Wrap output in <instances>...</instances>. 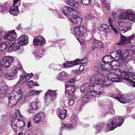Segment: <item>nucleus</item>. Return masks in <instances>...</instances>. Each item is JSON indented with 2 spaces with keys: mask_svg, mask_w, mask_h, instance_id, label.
Here are the masks:
<instances>
[{
  "mask_svg": "<svg viewBox=\"0 0 135 135\" xmlns=\"http://www.w3.org/2000/svg\"><path fill=\"white\" fill-rule=\"evenodd\" d=\"M33 53L36 57L40 58L42 56V51L41 49H37Z\"/></svg>",
  "mask_w": 135,
  "mask_h": 135,
  "instance_id": "c9c22d12",
  "label": "nucleus"
},
{
  "mask_svg": "<svg viewBox=\"0 0 135 135\" xmlns=\"http://www.w3.org/2000/svg\"><path fill=\"white\" fill-rule=\"evenodd\" d=\"M74 93V90L72 91H69L66 90L65 91V95L68 98H70L72 97L73 94Z\"/></svg>",
  "mask_w": 135,
  "mask_h": 135,
  "instance_id": "79ce46f5",
  "label": "nucleus"
},
{
  "mask_svg": "<svg viewBox=\"0 0 135 135\" xmlns=\"http://www.w3.org/2000/svg\"><path fill=\"white\" fill-rule=\"evenodd\" d=\"M120 38H121L120 41V42L118 43L117 44L118 45H120L121 44L126 45L129 43L127 37H126L121 35H120Z\"/></svg>",
  "mask_w": 135,
  "mask_h": 135,
  "instance_id": "72a5a7b5",
  "label": "nucleus"
},
{
  "mask_svg": "<svg viewBox=\"0 0 135 135\" xmlns=\"http://www.w3.org/2000/svg\"><path fill=\"white\" fill-rule=\"evenodd\" d=\"M56 94L55 91L49 90L45 94V100L46 102H50L56 98Z\"/></svg>",
  "mask_w": 135,
  "mask_h": 135,
  "instance_id": "9b49d317",
  "label": "nucleus"
},
{
  "mask_svg": "<svg viewBox=\"0 0 135 135\" xmlns=\"http://www.w3.org/2000/svg\"><path fill=\"white\" fill-rule=\"evenodd\" d=\"M23 117L19 110H17L16 111L15 114L13 115L12 118L11 126L15 133L17 132L16 129L17 127L18 123L20 125L19 127L20 128L24 127L25 125V123L23 118Z\"/></svg>",
  "mask_w": 135,
  "mask_h": 135,
  "instance_id": "7ed1b4c3",
  "label": "nucleus"
},
{
  "mask_svg": "<svg viewBox=\"0 0 135 135\" xmlns=\"http://www.w3.org/2000/svg\"><path fill=\"white\" fill-rule=\"evenodd\" d=\"M130 83H132V84L133 87H135V82L133 81L132 80Z\"/></svg>",
  "mask_w": 135,
  "mask_h": 135,
  "instance_id": "680f3d73",
  "label": "nucleus"
},
{
  "mask_svg": "<svg viewBox=\"0 0 135 135\" xmlns=\"http://www.w3.org/2000/svg\"><path fill=\"white\" fill-rule=\"evenodd\" d=\"M45 117V115L44 112H41L36 114L34 116L33 119L35 123H39Z\"/></svg>",
  "mask_w": 135,
  "mask_h": 135,
  "instance_id": "aec40b11",
  "label": "nucleus"
},
{
  "mask_svg": "<svg viewBox=\"0 0 135 135\" xmlns=\"http://www.w3.org/2000/svg\"><path fill=\"white\" fill-rule=\"evenodd\" d=\"M109 62L110 63H106L103 64H101L99 62H97L96 63L95 66L97 68H100L101 67L104 70L109 71L111 69L112 66L111 65L110 61H109Z\"/></svg>",
  "mask_w": 135,
  "mask_h": 135,
  "instance_id": "6ab92c4d",
  "label": "nucleus"
},
{
  "mask_svg": "<svg viewBox=\"0 0 135 135\" xmlns=\"http://www.w3.org/2000/svg\"><path fill=\"white\" fill-rule=\"evenodd\" d=\"M134 37L135 35L134 34H133L131 36L128 37V40L129 42V43H131V41L133 40Z\"/></svg>",
  "mask_w": 135,
  "mask_h": 135,
  "instance_id": "603ef678",
  "label": "nucleus"
},
{
  "mask_svg": "<svg viewBox=\"0 0 135 135\" xmlns=\"http://www.w3.org/2000/svg\"><path fill=\"white\" fill-rule=\"evenodd\" d=\"M95 128L96 132H98L100 131L103 127V123H98L94 127Z\"/></svg>",
  "mask_w": 135,
  "mask_h": 135,
  "instance_id": "ea45409f",
  "label": "nucleus"
},
{
  "mask_svg": "<svg viewBox=\"0 0 135 135\" xmlns=\"http://www.w3.org/2000/svg\"><path fill=\"white\" fill-rule=\"evenodd\" d=\"M110 27L112 30L113 31L115 34H117L118 33V31L114 26L113 25Z\"/></svg>",
  "mask_w": 135,
  "mask_h": 135,
  "instance_id": "3c124183",
  "label": "nucleus"
},
{
  "mask_svg": "<svg viewBox=\"0 0 135 135\" xmlns=\"http://www.w3.org/2000/svg\"><path fill=\"white\" fill-rule=\"evenodd\" d=\"M94 42L95 43L100 47L102 48L103 47V44L100 41L95 40Z\"/></svg>",
  "mask_w": 135,
  "mask_h": 135,
  "instance_id": "49530a36",
  "label": "nucleus"
},
{
  "mask_svg": "<svg viewBox=\"0 0 135 135\" xmlns=\"http://www.w3.org/2000/svg\"><path fill=\"white\" fill-rule=\"evenodd\" d=\"M94 16L92 14H89L87 15L86 16V18L88 20H91L93 18Z\"/></svg>",
  "mask_w": 135,
  "mask_h": 135,
  "instance_id": "864d4df0",
  "label": "nucleus"
},
{
  "mask_svg": "<svg viewBox=\"0 0 135 135\" xmlns=\"http://www.w3.org/2000/svg\"><path fill=\"white\" fill-rule=\"evenodd\" d=\"M62 13L75 25L81 24L82 19L78 16L80 14L78 10L74 9L69 6H66L63 8Z\"/></svg>",
  "mask_w": 135,
  "mask_h": 135,
  "instance_id": "f03ea898",
  "label": "nucleus"
},
{
  "mask_svg": "<svg viewBox=\"0 0 135 135\" xmlns=\"http://www.w3.org/2000/svg\"><path fill=\"white\" fill-rule=\"evenodd\" d=\"M86 31V28L83 26L76 27L74 29V34L76 36H83Z\"/></svg>",
  "mask_w": 135,
  "mask_h": 135,
  "instance_id": "dca6fc26",
  "label": "nucleus"
},
{
  "mask_svg": "<svg viewBox=\"0 0 135 135\" xmlns=\"http://www.w3.org/2000/svg\"><path fill=\"white\" fill-rule=\"evenodd\" d=\"M134 52L131 49L128 50H124L123 52V57L122 60H123V63H124V64L127 63L128 62L130 61H132L134 64L135 63V58L133 57H131L129 60L128 59L126 60Z\"/></svg>",
  "mask_w": 135,
  "mask_h": 135,
  "instance_id": "6e6552de",
  "label": "nucleus"
},
{
  "mask_svg": "<svg viewBox=\"0 0 135 135\" xmlns=\"http://www.w3.org/2000/svg\"><path fill=\"white\" fill-rule=\"evenodd\" d=\"M103 4L104 7L107 9L108 10L110 9V5L109 4H106L105 0H102Z\"/></svg>",
  "mask_w": 135,
  "mask_h": 135,
  "instance_id": "a18cd8bd",
  "label": "nucleus"
},
{
  "mask_svg": "<svg viewBox=\"0 0 135 135\" xmlns=\"http://www.w3.org/2000/svg\"><path fill=\"white\" fill-rule=\"evenodd\" d=\"M31 107L33 110H35L37 109V103L36 101L34 102L31 103Z\"/></svg>",
  "mask_w": 135,
  "mask_h": 135,
  "instance_id": "c03bdc74",
  "label": "nucleus"
},
{
  "mask_svg": "<svg viewBox=\"0 0 135 135\" xmlns=\"http://www.w3.org/2000/svg\"><path fill=\"white\" fill-rule=\"evenodd\" d=\"M73 127L71 124H66L62 123L61 125L60 128V130L61 131L65 128L70 129L72 128Z\"/></svg>",
  "mask_w": 135,
  "mask_h": 135,
  "instance_id": "e433bc0d",
  "label": "nucleus"
},
{
  "mask_svg": "<svg viewBox=\"0 0 135 135\" xmlns=\"http://www.w3.org/2000/svg\"><path fill=\"white\" fill-rule=\"evenodd\" d=\"M45 43V40L41 35L36 37L33 41V44L36 46H42Z\"/></svg>",
  "mask_w": 135,
  "mask_h": 135,
  "instance_id": "f3484780",
  "label": "nucleus"
},
{
  "mask_svg": "<svg viewBox=\"0 0 135 135\" xmlns=\"http://www.w3.org/2000/svg\"><path fill=\"white\" fill-rule=\"evenodd\" d=\"M42 91L41 90L35 91L34 90H31L30 91L29 95L30 96H32L36 94H38Z\"/></svg>",
  "mask_w": 135,
  "mask_h": 135,
  "instance_id": "37998d69",
  "label": "nucleus"
},
{
  "mask_svg": "<svg viewBox=\"0 0 135 135\" xmlns=\"http://www.w3.org/2000/svg\"><path fill=\"white\" fill-rule=\"evenodd\" d=\"M75 85H68L66 84L65 87V90L69 91H72L74 90L75 89L74 88Z\"/></svg>",
  "mask_w": 135,
  "mask_h": 135,
  "instance_id": "4c0bfd02",
  "label": "nucleus"
},
{
  "mask_svg": "<svg viewBox=\"0 0 135 135\" xmlns=\"http://www.w3.org/2000/svg\"><path fill=\"white\" fill-rule=\"evenodd\" d=\"M59 113V117L62 120L64 119L67 116L66 110L64 109L61 110Z\"/></svg>",
  "mask_w": 135,
  "mask_h": 135,
  "instance_id": "f704fd0d",
  "label": "nucleus"
},
{
  "mask_svg": "<svg viewBox=\"0 0 135 135\" xmlns=\"http://www.w3.org/2000/svg\"><path fill=\"white\" fill-rule=\"evenodd\" d=\"M33 75V74L32 73L27 74L26 73H24L22 75H21L20 76V80L18 81L19 82V83L20 81H22V83H26Z\"/></svg>",
  "mask_w": 135,
  "mask_h": 135,
  "instance_id": "412c9836",
  "label": "nucleus"
},
{
  "mask_svg": "<svg viewBox=\"0 0 135 135\" xmlns=\"http://www.w3.org/2000/svg\"><path fill=\"white\" fill-rule=\"evenodd\" d=\"M77 0H65V3L68 5L74 8H77L79 4L77 3Z\"/></svg>",
  "mask_w": 135,
  "mask_h": 135,
  "instance_id": "cd10ccee",
  "label": "nucleus"
},
{
  "mask_svg": "<svg viewBox=\"0 0 135 135\" xmlns=\"http://www.w3.org/2000/svg\"><path fill=\"white\" fill-rule=\"evenodd\" d=\"M124 121L123 117L119 116H115L112 119L110 120L107 125L105 131H108L114 130L116 127L121 126Z\"/></svg>",
  "mask_w": 135,
  "mask_h": 135,
  "instance_id": "20e7f679",
  "label": "nucleus"
},
{
  "mask_svg": "<svg viewBox=\"0 0 135 135\" xmlns=\"http://www.w3.org/2000/svg\"><path fill=\"white\" fill-rule=\"evenodd\" d=\"M19 82L18 81L16 85L13 87V89L11 93L17 99L20 103L24 102L25 100L24 98L23 97L22 94L21 90V88L17 86Z\"/></svg>",
  "mask_w": 135,
  "mask_h": 135,
  "instance_id": "423d86ee",
  "label": "nucleus"
},
{
  "mask_svg": "<svg viewBox=\"0 0 135 135\" xmlns=\"http://www.w3.org/2000/svg\"><path fill=\"white\" fill-rule=\"evenodd\" d=\"M75 82V79L74 78H73L70 79V80L68 81L67 84H68L69 85L71 84L75 85L74 84Z\"/></svg>",
  "mask_w": 135,
  "mask_h": 135,
  "instance_id": "de8ad7c7",
  "label": "nucleus"
},
{
  "mask_svg": "<svg viewBox=\"0 0 135 135\" xmlns=\"http://www.w3.org/2000/svg\"><path fill=\"white\" fill-rule=\"evenodd\" d=\"M90 96L88 95L84 96L82 99V102L83 103H87L90 100Z\"/></svg>",
  "mask_w": 135,
  "mask_h": 135,
  "instance_id": "a19ab883",
  "label": "nucleus"
},
{
  "mask_svg": "<svg viewBox=\"0 0 135 135\" xmlns=\"http://www.w3.org/2000/svg\"><path fill=\"white\" fill-rule=\"evenodd\" d=\"M75 103L74 100L73 99H70L69 102L68 103L69 105H73Z\"/></svg>",
  "mask_w": 135,
  "mask_h": 135,
  "instance_id": "4d7b16f0",
  "label": "nucleus"
},
{
  "mask_svg": "<svg viewBox=\"0 0 135 135\" xmlns=\"http://www.w3.org/2000/svg\"><path fill=\"white\" fill-rule=\"evenodd\" d=\"M91 83V85L89 83H86L82 85L80 88L81 92L85 94L89 93L90 92V89H91L93 86V83Z\"/></svg>",
  "mask_w": 135,
  "mask_h": 135,
  "instance_id": "4468645a",
  "label": "nucleus"
},
{
  "mask_svg": "<svg viewBox=\"0 0 135 135\" xmlns=\"http://www.w3.org/2000/svg\"><path fill=\"white\" fill-rule=\"evenodd\" d=\"M111 65L112 66L111 69L114 70H116V71L118 72H121V71L119 68V64L117 60H113L110 61Z\"/></svg>",
  "mask_w": 135,
  "mask_h": 135,
  "instance_id": "a878e982",
  "label": "nucleus"
},
{
  "mask_svg": "<svg viewBox=\"0 0 135 135\" xmlns=\"http://www.w3.org/2000/svg\"><path fill=\"white\" fill-rule=\"evenodd\" d=\"M9 4L7 2H5L4 5L1 6V12L2 13H6L9 9Z\"/></svg>",
  "mask_w": 135,
  "mask_h": 135,
  "instance_id": "7c9ffc66",
  "label": "nucleus"
},
{
  "mask_svg": "<svg viewBox=\"0 0 135 135\" xmlns=\"http://www.w3.org/2000/svg\"><path fill=\"white\" fill-rule=\"evenodd\" d=\"M8 98V105L11 107H13L18 101L11 93L9 94Z\"/></svg>",
  "mask_w": 135,
  "mask_h": 135,
  "instance_id": "4be33fe9",
  "label": "nucleus"
},
{
  "mask_svg": "<svg viewBox=\"0 0 135 135\" xmlns=\"http://www.w3.org/2000/svg\"><path fill=\"white\" fill-rule=\"evenodd\" d=\"M123 54V52L120 49L118 50L117 51H112L110 53L109 59H110L112 58L117 60H118L119 59L122 60Z\"/></svg>",
  "mask_w": 135,
  "mask_h": 135,
  "instance_id": "f8f14e48",
  "label": "nucleus"
},
{
  "mask_svg": "<svg viewBox=\"0 0 135 135\" xmlns=\"http://www.w3.org/2000/svg\"><path fill=\"white\" fill-rule=\"evenodd\" d=\"M130 78H131V79L135 80V74H134V73H130Z\"/></svg>",
  "mask_w": 135,
  "mask_h": 135,
  "instance_id": "6e6d98bb",
  "label": "nucleus"
},
{
  "mask_svg": "<svg viewBox=\"0 0 135 135\" xmlns=\"http://www.w3.org/2000/svg\"><path fill=\"white\" fill-rule=\"evenodd\" d=\"M10 13L13 16L17 15L19 13V11L17 6H13L11 7L9 11Z\"/></svg>",
  "mask_w": 135,
  "mask_h": 135,
  "instance_id": "c756f323",
  "label": "nucleus"
},
{
  "mask_svg": "<svg viewBox=\"0 0 135 135\" xmlns=\"http://www.w3.org/2000/svg\"><path fill=\"white\" fill-rule=\"evenodd\" d=\"M133 97L131 95L122 96L120 98L117 97L115 98L119 101L121 103H125L130 102L132 100Z\"/></svg>",
  "mask_w": 135,
  "mask_h": 135,
  "instance_id": "5701e85b",
  "label": "nucleus"
},
{
  "mask_svg": "<svg viewBox=\"0 0 135 135\" xmlns=\"http://www.w3.org/2000/svg\"><path fill=\"white\" fill-rule=\"evenodd\" d=\"M4 39L7 40V41L5 42V44L7 45L13 42L17 37V34L14 30L8 31L4 36Z\"/></svg>",
  "mask_w": 135,
  "mask_h": 135,
  "instance_id": "0eeeda50",
  "label": "nucleus"
},
{
  "mask_svg": "<svg viewBox=\"0 0 135 135\" xmlns=\"http://www.w3.org/2000/svg\"><path fill=\"white\" fill-rule=\"evenodd\" d=\"M67 75L64 71H62L58 74L56 77L57 79L61 81L66 80L68 79Z\"/></svg>",
  "mask_w": 135,
  "mask_h": 135,
  "instance_id": "c85d7f7f",
  "label": "nucleus"
},
{
  "mask_svg": "<svg viewBox=\"0 0 135 135\" xmlns=\"http://www.w3.org/2000/svg\"><path fill=\"white\" fill-rule=\"evenodd\" d=\"M34 81L32 80H30L28 83V85L31 88H32V86L33 85Z\"/></svg>",
  "mask_w": 135,
  "mask_h": 135,
  "instance_id": "5fc2aeb1",
  "label": "nucleus"
},
{
  "mask_svg": "<svg viewBox=\"0 0 135 135\" xmlns=\"http://www.w3.org/2000/svg\"><path fill=\"white\" fill-rule=\"evenodd\" d=\"M120 74L121 75V76H122V79H125L129 83L131 81V78H130V73H129L128 74H127L124 71L123 72L121 71Z\"/></svg>",
  "mask_w": 135,
  "mask_h": 135,
  "instance_id": "473e14b6",
  "label": "nucleus"
},
{
  "mask_svg": "<svg viewBox=\"0 0 135 135\" xmlns=\"http://www.w3.org/2000/svg\"><path fill=\"white\" fill-rule=\"evenodd\" d=\"M13 57L8 56L4 57L1 61V65L4 68L9 67L14 61Z\"/></svg>",
  "mask_w": 135,
  "mask_h": 135,
  "instance_id": "1a4fd4ad",
  "label": "nucleus"
},
{
  "mask_svg": "<svg viewBox=\"0 0 135 135\" xmlns=\"http://www.w3.org/2000/svg\"><path fill=\"white\" fill-rule=\"evenodd\" d=\"M8 88L7 85L2 86L0 89V97L1 98H4L8 91Z\"/></svg>",
  "mask_w": 135,
  "mask_h": 135,
  "instance_id": "b1692460",
  "label": "nucleus"
},
{
  "mask_svg": "<svg viewBox=\"0 0 135 135\" xmlns=\"http://www.w3.org/2000/svg\"><path fill=\"white\" fill-rule=\"evenodd\" d=\"M84 60V59H77L73 61H67L65 63L63 64V65L65 68H69L78 64H83L84 63L83 61Z\"/></svg>",
  "mask_w": 135,
  "mask_h": 135,
  "instance_id": "2eb2a0df",
  "label": "nucleus"
},
{
  "mask_svg": "<svg viewBox=\"0 0 135 135\" xmlns=\"http://www.w3.org/2000/svg\"><path fill=\"white\" fill-rule=\"evenodd\" d=\"M108 79L112 81L120 82L122 80V78L120 75L119 74L109 73L107 74Z\"/></svg>",
  "mask_w": 135,
  "mask_h": 135,
  "instance_id": "ddd939ff",
  "label": "nucleus"
},
{
  "mask_svg": "<svg viewBox=\"0 0 135 135\" xmlns=\"http://www.w3.org/2000/svg\"><path fill=\"white\" fill-rule=\"evenodd\" d=\"M16 42L21 45H25L28 44V37L25 35H22L16 40Z\"/></svg>",
  "mask_w": 135,
  "mask_h": 135,
  "instance_id": "a211bd4d",
  "label": "nucleus"
},
{
  "mask_svg": "<svg viewBox=\"0 0 135 135\" xmlns=\"http://www.w3.org/2000/svg\"><path fill=\"white\" fill-rule=\"evenodd\" d=\"M34 110H33V109H32V108H30L28 110V112L30 113H33V111Z\"/></svg>",
  "mask_w": 135,
  "mask_h": 135,
  "instance_id": "13d9d810",
  "label": "nucleus"
},
{
  "mask_svg": "<svg viewBox=\"0 0 135 135\" xmlns=\"http://www.w3.org/2000/svg\"><path fill=\"white\" fill-rule=\"evenodd\" d=\"M92 50L94 51L97 49L98 47L97 46H94L93 47V46L92 47Z\"/></svg>",
  "mask_w": 135,
  "mask_h": 135,
  "instance_id": "0e129e2a",
  "label": "nucleus"
},
{
  "mask_svg": "<svg viewBox=\"0 0 135 135\" xmlns=\"http://www.w3.org/2000/svg\"><path fill=\"white\" fill-rule=\"evenodd\" d=\"M109 28L108 26L103 24L99 25L98 27V30L100 31L104 32L105 33H107V30Z\"/></svg>",
  "mask_w": 135,
  "mask_h": 135,
  "instance_id": "2f4dec72",
  "label": "nucleus"
},
{
  "mask_svg": "<svg viewBox=\"0 0 135 135\" xmlns=\"http://www.w3.org/2000/svg\"><path fill=\"white\" fill-rule=\"evenodd\" d=\"M17 69L16 66H14L9 71H4L2 69H0V76L3 75L4 77L8 80L13 79L16 78L17 74Z\"/></svg>",
  "mask_w": 135,
  "mask_h": 135,
  "instance_id": "39448f33",
  "label": "nucleus"
},
{
  "mask_svg": "<svg viewBox=\"0 0 135 135\" xmlns=\"http://www.w3.org/2000/svg\"><path fill=\"white\" fill-rule=\"evenodd\" d=\"M110 109V113L112 114H114L115 113L114 111V109H113L112 108Z\"/></svg>",
  "mask_w": 135,
  "mask_h": 135,
  "instance_id": "052dcab7",
  "label": "nucleus"
},
{
  "mask_svg": "<svg viewBox=\"0 0 135 135\" xmlns=\"http://www.w3.org/2000/svg\"><path fill=\"white\" fill-rule=\"evenodd\" d=\"M115 24L123 33H125L131 29V27L130 24H127V25H123V23L121 21H117L115 22Z\"/></svg>",
  "mask_w": 135,
  "mask_h": 135,
  "instance_id": "9d476101",
  "label": "nucleus"
},
{
  "mask_svg": "<svg viewBox=\"0 0 135 135\" xmlns=\"http://www.w3.org/2000/svg\"><path fill=\"white\" fill-rule=\"evenodd\" d=\"M109 57V56H104V57H103V58L102 59V61H103V62L104 63H105V61H104L103 60L105 58H107V57H108V58Z\"/></svg>",
  "mask_w": 135,
  "mask_h": 135,
  "instance_id": "e2e57ef3",
  "label": "nucleus"
},
{
  "mask_svg": "<svg viewBox=\"0 0 135 135\" xmlns=\"http://www.w3.org/2000/svg\"><path fill=\"white\" fill-rule=\"evenodd\" d=\"M20 1L21 0H14L13 5H15L18 2Z\"/></svg>",
  "mask_w": 135,
  "mask_h": 135,
  "instance_id": "bf43d9fd",
  "label": "nucleus"
},
{
  "mask_svg": "<svg viewBox=\"0 0 135 135\" xmlns=\"http://www.w3.org/2000/svg\"><path fill=\"white\" fill-rule=\"evenodd\" d=\"M127 10L124 12L120 13L118 16L119 18L120 19H126L127 17Z\"/></svg>",
  "mask_w": 135,
  "mask_h": 135,
  "instance_id": "58836bf2",
  "label": "nucleus"
},
{
  "mask_svg": "<svg viewBox=\"0 0 135 135\" xmlns=\"http://www.w3.org/2000/svg\"><path fill=\"white\" fill-rule=\"evenodd\" d=\"M112 15L114 17L116 15V13L115 12L113 11L112 12Z\"/></svg>",
  "mask_w": 135,
  "mask_h": 135,
  "instance_id": "338daca9",
  "label": "nucleus"
},
{
  "mask_svg": "<svg viewBox=\"0 0 135 135\" xmlns=\"http://www.w3.org/2000/svg\"><path fill=\"white\" fill-rule=\"evenodd\" d=\"M104 76L102 74H99L91 76L90 79L93 86L89 92L91 95L95 98L98 97L101 95L104 90V88L109 86L111 84L104 82Z\"/></svg>",
  "mask_w": 135,
  "mask_h": 135,
  "instance_id": "f257e3e1",
  "label": "nucleus"
},
{
  "mask_svg": "<svg viewBox=\"0 0 135 135\" xmlns=\"http://www.w3.org/2000/svg\"><path fill=\"white\" fill-rule=\"evenodd\" d=\"M20 44L16 42L13 43L10 45L8 49L9 52H11L13 51L18 50L20 48Z\"/></svg>",
  "mask_w": 135,
  "mask_h": 135,
  "instance_id": "bb28decb",
  "label": "nucleus"
},
{
  "mask_svg": "<svg viewBox=\"0 0 135 135\" xmlns=\"http://www.w3.org/2000/svg\"><path fill=\"white\" fill-rule=\"evenodd\" d=\"M31 124L30 122H29L28 123L27 127L28 128H29L31 126Z\"/></svg>",
  "mask_w": 135,
  "mask_h": 135,
  "instance_id": "69168bd1",
  "label": "nucleus"
},
{
  "mask_svg": "<svg viewBox=\"0 0 135 135\" xmlns=\"http://www.w3.org/2000/svg\"><path fill=\"white\" fill-rule=\"evenodd\" d=\"M80 69L79 70H82L84 68V66L83 65H81L80 66Z\"/></svg>",
  "mask_w": 135,
  "mask_h": 135,
  "instance_id": "774afa93",
  "label": "nucleus"
},
{
  "mask_svg": "<svg viewBox=\"0 0 135 135\" xmlns=\"http://www.w3.org/2000/svg\"><path fill=\"white\" fill-rule=\"evenodd\" d=\"M81 2L83 4L85 5H88L89 4L91 0H81Z\"/></svg>",
  "mask_w": 135,
  "mask_h": 135,
  "instance_id": "09e8293b",
  "label": "nucleus"
},
{
  "mask_svg": "<svg viewBox=\"0 0 135 135\" xmlns=\"http://www.w3.org/2000/svg\"><path fill=\"white\" fill-rule=\"evenodd\" d=\"M113 20L110 17H109L108 22L109 24V26L110 27L112 26H113Z\"/></svg>",
  "mask_w": 135,
  "mask_h": 135,
  "instance_id": "8fccbe9b",
  "label": "nucleus"
},
{
  "mask_svg": "<svg viewBox=\"0 0 135 135\" xmlns=\"http://www.w3.org/2000/svg\"><path fill=\"white\" fill-rule=\"evenodd\" d=\"M127 20L131 21L135 20V12L133 11L131 9L127 10Z\"/></svg>",
  "mask_w": 135,
  "mask_h": 135,
  "instance_id": "393cba45",
  "label": "nucleus"
}]
</instances>
